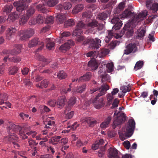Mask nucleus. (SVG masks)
Segmentation results:
<instances>
[{
	"label": "nucleus",
	"mask_w": 158,
	"mask_h": 158,
	"mask_svg": "<svg viewBox=\"0 0 158 158\" xmlns=\"http://www.w3.org/2000/svg\"><path fill=\"white\" fill-rule=\"evenodd\" d=\"M8 131L9 134L8 137L10 139L11 137L15 139L18 137L15 134V133H18L20 137L22 139H25L28 138V136L25 134L26 131L24 130V127H22L18 125L11 123L8 126Z\"/></svg>",
	"instance_id": "obj_1"
},
{
	"label": "nucleus",
	"mask_w": 158,
	"mask_h": 158,
	"mask_svg": "<svg viewBox=\"0 0 158 158\" xmlns=\"http://www.w3.org/2000/svg\"><path fill=\"white\" fill-rule=\"evenodd\" d=\"M148 12L146 10H144L141 12L139 13L135 17V14L133 12L128 9L125 10L122 14V15L120 17L122 19H123L125 18H133V22L138 23L140 21L143 20L146 16L148 15Z\"/></svg>",
	"instance_id": "obj_2"
},
{
	"label": "nucleus",
	"mask_w": 158,
	"mask_h": 158,
	"mask_svg": "<svg viewBox=\"0 0 158 158\" xmlns=\"http://www.w3.org/2000/svg\"><path fill=\"white\" fill-rule=\"evenodd\" d=\"M109 89V86L107 84H103L99 88L100 93L98 94L93 101V104L97 109H100L104 106L103 100L99 97L105 94L107 90Z\"/></svg>",
	"instance_id": "obj_3"
},
{
	"label": "nucleus",
	"mask_w": 158,
	"mask_h": 158,
	"mask_svg": "<svg viewBox=\"0 0 158 158\" xmlns=\"http://www.w3.org/2000/svg\"><path fill=\"white\" fill-rule=\"evenodd\" d=\"M118 17L115 16L111 19V22L112 23L115 25L113 27L112 30L110 31H108V35L106 36L105 38V42L107 43L111 40V39L115 35V33L114 32V30H116L119 29L122 27L123 23L121 21H120L119 18Z\"/></svg>",
	"instance_id": "obj_4"
},
{
	"label": "nucleus",
	"mask_w": 158,
	"mask_h": 158,
	"mask_svg": "<svg viewBox=\"0 0 158 158\" xmlns=\"http://www.w3.org/2000/svg\"><path fill=\"white\" fill-rule=\"evenodd\" d=\"M101 40L98 38L95 39L91 38H86L83 42V44H89V47L92 49H98L101 46Z\"/></svg>",
	"instance_id": "obj_5"
},
{
	"label": "nucleus",
	"mask_w": 158,
	"mask_h": 158,
	"mask_svg": "<svg viewBox=\"0 0 158 158\" xmlns=\"http://www.w3.org/2000/svg\"><path fill=\"white\" fill-rule=\"evenodd\" d=\"M135 128V122L134 119H129L125 126L126 136L131 137L133 134Z\"/></svg>",
	"instance_id": "obj_6"
},
{
	"label": "nucleus",
	"mask_w": 158,
	"mask_h": 158,
	"mask_svg": "<svg viewBox=\"0 0 158 158\" xmlns=\"http://www.w3.org/2000/svg\"><path fill=\"white\" fill-rule=\"evenodd\" d=\"M32 0H19V2H14V6L16 7L17 11L22 12L28 6L27 3L31 2Z\"/></svg>",
	"instance_id": "obj_7"
},
{
	"label": "nucleus",
	"mask_w": 158,
	"mask_h": 158,
	"mask_svg": "<svg viewBox=\"0 0 158 158\" xmlns=\"http://www.w3.org/2000/svg\"><path fill=\"white\" fill-rule=\"evenodd\" d=\"M138 51V48L135 44L129 43L126 46L124 54L128 55L131 53H134Z\"/></svg>",
	"instance_id": "obj_8"
},
{
	"label": "nucleus",
	"mask_w": 158,
	"mask_h": 158,
	"mask_svg": "<svg viewBox=\"0 0 158 158\" xmlns=\"http://www.w3.org/2000/svg\"><path fill=\"white\" fill-rule=\"evenodd\" d=\"M37 45H40L37 49V51H39L42 50L44 46V44L43 42H40L38 38H35L29 41L28 46L30 48H32L35 47Z\"/></svg>",
	"instance_id": "obj_9"
},
{
	"label": "nucleus",
	"mask_w": 158,
	"mask_h": 158,
	"mask_svg": "<svg viewBox=\"0 0 158 158\" xmlns=\"http://www.w3.org/2000/svg\"><path fill=\"white\" fill-rule=\"evenodd\" d=\"M21 48L22 45H16L15 46V48L13 50H5L4 51L3 53L12 55H16L21 52Z\"/></svg>",
	"instance_id": "obj_10"
},
{
	"label": "nucleus",
	"mask_w": 158,
	"mask_h": 158,
	"mask_svg": "<svg viewBox=\"0 0 158 158\" xmlns=\"http://www.w3.org/2000/svg\"><path fill=\"white\" fill-rule=\"evenodd\" d=\"M74 44V42L72 40H69L67 42L61 45L60 47L59 50L62 52H65L69 49L71 46H73Z\"/></svg>",
	"instance_id": "obj_11"
},
{
	"label": "nucleus",
	"mask_w": 158,
	"mask_h": 158,
	"mask_svg": "<svg viewBox=\"0 0 158 158\" xmlns=\"http://www.w3.org/2000/svg\"><path fill=\"white\" fill-rule=\"evenodd\" d=\"M119 91L118 88H114L113 89V91L111 92V94H109L107 95V104L110 105L112 103L114 97L113 96L117 94Z\"/></svg>",
	"instance_id": "obj_12"
},
{
	"label": "nucleus",
	"mask_w": 158,
	"mask_h": 158,
	"mask_svg": "<svg viewBox=\"0 0 158 158\" xmlns=\"http://www.w3.org/2000/svg\"><path fill=\"white\" fill-rule=\"evenodd\" d=\"M72 5L69 2H66L63 5L59 4L56 6V8L60 10L61 12L64 10H68L71 7Z\"/></svg>",
	"instance_id": "obj_13"
},
{
	"label": "nucleus",
	"mask_w": 158,
	"mask_h": 158,
	"mask_svg": "<svg viewBox=\"0 0 158 158\" xmlns=\"http://www.w3.org/2000/svg\"><path fill=\"white\" fill-rule=\"evenodd\" d=\"M108 151V156L109 158H119L118 151L115 148H111Z\"/></svg>",
	"instance_id": "obj_14"
},
{
	"label": "nucleus",
	"mask_w": 158,
	"mask_h": 158,
	"mask_svg": "<svg viewBox=\"0 0 158 158\" xmlns=\"http://www.w3.org/2000/svg\"><path fill=\"white\" fill-rule=\"evenodd\" d=\"M17 29L15 27H10L7 30L6 37L7 39L10 40L13 36L14 34L17 31Z\"/></svg>",
	"instance_id": "obj_15"
},
{
	"label": "nucleus",
	"mask_w": 158,
	"mask_h": 158,
	"mask_svg": "<svg viewBox=\"0 0 158 158\" xmlns=\"http://www.w3.org/2000/svg\"><path fill=\"white\" fill-rule=\"evenodd\" d=\"M91 73L90 72L86 73L82 76L80 77L79 79L77 78V81L83 82L89 81L91 77Z\"/></svg>",
	"instance_id": "obj_16"
},
{
	"label": "nucleus",
	"mask_w": 158,
	"mask_h": 158,
	"mask_svg": "<svg viewBox=\"0 0 158 158\" xmlns=\"http://www.w3.org/2000/svg\"><path fill=\"white\" fill-rule=\"evenodd\" d=\"M66 16L67 15L65 14H58L56 16V21L59 23H62L65 20Z\"/></svg>",
	"instance_id": "obj_17"
},
{
	"label": "nucleus",
	"mask_w": 158,
	"mask_h": 158,
	"mask_svg": "<svg viewBox=\"0 0 158 158\" xmlns=\"http://www.w3.org/2000/svg\"><path fill=\"white\" fill-rule=\"evenodd\" d=\"M66 99L64 97H61L59 98L57 102V106L59 108H62L64 106Z\"/></svg>",
	"instance_id": "obj_18"
},
{
	"label": "nucleus",
	"mask_w": 158,
	"mask_h": 158,
	"mask_svg": "<svg viewBox=\"0 0 158 158\" xmlns=\"http://www.w3.org/2000/svg\"><path fill=\"white\" fill-rule=\"evenodd\" d=\"M61 138V136H55L52 137L51 139H49V143L53 145H56L57 144Z\"/></svg>",
	"instance_id": "obj_19"
},
{
	"label": "nucleus",
	"mask_w": 158,
	"mask_h": 158,
	"mask_svg": "<svg viewBox=\"0 0 158 158\" xmlns=\"http://www.w3.org/2000/svg\"><path fill=\"white\" fill-rule=\"evenodd\" d=\"M45 41L47 44V48L49 50H52L54 48L55 43L53 41H51V39L47 38L45 39Z\"/></svg>",
	"instance_id": "obj_20"
},
{
	"label": "nucleus",
	"mask_w": 158,
	"mask_h": 158,
	"mask_svg": "<svg viewBox=\"0 0 158 158\" xmlns=\"http://www.w3.org/2000/svg\"><path fill=\"white\" fill-rule=\"evenodd\" d=\"M130 27L131 24L130 23H126L123 29L122 30L121 34L120 35L117 34L116 38H118L121 37L122 36L125 34L126 30H128L130 29Z\"/></svg>",
	"instance_id": "obj_21"
},
{
	"label": "nucleus",
	"mask_w": 158,
	"mask_h": 158,
	"mask_svg": "<svg viewBox=\"0 0 158 158\" xmlns=\"http://www.w3.org/2000/svg\"><path fill=\"white\" fill-rule=\"evenodd\" d=\"M20 12L17 11L10 14L9 15L8 19L12 20V21H15L19 18Z\"/></svg>",
	"instance_id": "obj_22"
},
{
	"label": "nucleus",
	"mask_w": 158,
	"mask_h": 158,
	"mask_svg": "<svg viewBox=\"0 0 158 158\" xmlns=\"http://www.w3.org/2000/svg\"><path fill=\"white\" fill-rule=\"evenodd\" d=\"M49 84V81L47 80L44 79L40 83L36 84V86L37 87L43 89L46 88L48 87Z\"/></svg>",
	"instance_id": "obj_23"
},
{
	"label": "nucleus",
	"mask_w": 158,
	"mask_h": 158,
	"mask_svg": "<svg viewBox=\"0 0 158 158\" xmlns=\"http://www.w3.org/2000/svg\"><path fill=\"white\" fill-rule=\"evenodd\" d=\"M84 8L83 5L80 4L76 6L72 11L73 14H76L81 11Z\"/></svg>",
	"instance_id": "obj_24"
},
{
	"label": "nucleus",
	"mask_w": 158,
	"mask_h": 158,
	"mask_svg": "<svg viewBox=\"0 0 158 158\" xmlns=\"http://www.w3.org/2000/svg\"><path fill=\"white\" fill-rule=\"evenodd\" d=\"M88 66L90 68L93 70H95L98 68L97 63L94 60L89 61L88 63Z\"/></svg>",
	"instance_id": "obj_25"
},
{
	"label": "nucleus",
	"mask_w": 158,
	"mask_h": 158,
	"mask_svg": "<svg viewBox=\"0 0 158 158\" xmlns=\"http://www.w3.org/2000/svg\"><path fill=\"white\" fill-rule=\"evenodd\" d=\"M125 3L124 2H122L119 3L118 6L115 9L114 12L115 13H119L124 9Z\"/></svg>",
	"instance_id": "obj_26"
},
{
	"label": "nucleus",
	"mask_w": 158,
	"mask_h": 158,
	"mask_svg": "<svg viewBox=\"0 0 158 158\" xmlns=\"http://www.w3.org/2000/svg\"><path fill=\"white\" fill-rule=\"evenodd\" d=\"M36 9L40 12L43 13H46L48 12L47 9L45 8L44 4H39L36 6Z\"/></svg>",
	"instance_id": "obj_27"
},
{
	"label": "nucleus",
	"mask_w": 158,
	"mask_h": 158,
	"mask_svg": "<svg viewBox=\"0 0 158 158\" xmlns=\"http://www.w3.org/2000/svg\"><path fill=\"white\" fill-rule=\"evenodd\" d=\"M110 50L109 49L103 48L101 50L100 53L98 55V56L99 57H103L108 54Z\"/></svg>",
	"instance_id": "obj_28"
},
{
	"label": "nucleus",
	"mask_w": 158,
	"mask_h": 158,
	"mask_svg": "<svg viewBox=\"0 0 158 158\" xmlns=\"http://www.w3.org/2000/svg\"><path fill=\"white\" fill-rule=\"evenodd\" d=\"M126 119H115L113 122V127L114 128L118 125L124 123Z\"/></svg>",
	"instance_id": "obj_29"
},
{
	"label": "nucleus",
	"mask_w": 158,
	"mask_h": 158,
	"mask_svg": "<svg viewBox=\"0 0 158 158\" xmlns=\"http://www.w3.org/2000/svg\"><path fill=\"white\" fill-rule=\"evenodd\" d=\"M29 19V18L25 14L23 15L19 19V22L20 24L22 25L25 24L27 21Z\"/></svg>",
	"instance_id": "obj_30"
},
{
	"label": "nucleus",
	"mask_w": 158,
	"mask_h": 158,
	"mask_svg": "<svg viewBox=\"0 0 158 158\" xmlns=\"http://www.w3.org/2000/svg\"><path fill=\"white\" fill-rule=\"evenodd\" d=\"M47 123H46L44 127V128L47 129L45 131H43V134L46 135L47 133V131H50V127L49 126H47V125L48 126H52V125H54L55 123L54 121L52 122L50 120L49 121L46 122Z\"/></svg>",
	"instance_id": "obj_31"
},
{
	"label": "nucleus",
	"mask_w": 158,
	"mask_h": 158,
	"mask_svg": "<svg viewBox=\"0 0 158 158\" xmlns=\"http://www.w3.org/2000/svg\"><path fill=\"white\" fill-rule=\"evenodd\" d=\"M19 35L20 36V39L21 40H25L28 38L26 33L24 30L20 31L19 32Z\"/></svg>",
	"instance_id": "obj_32"
},
{
	"label": "nucleus",
	"mask_w": 158,
	"mask_h": 158,
	"mask_svg": "<svg viewBox=\"0 0 158 158\" xmlns=\"http://www.w3.org/2000/svg\"><path fill=\"white\" fill-rule=\"evenodd\" d=\"M75 24V22L74 21V19H70L65 22L64 26L65 27H68L73 26Z\"/></svg>",
	"instance_id": "obj_33"
},
{
	"label": "nucleus",
	"mask_w": 158,
	"mask_h": 158,
	"mask_svg": "<svg viewBox=\"0 0 158 158\" xmlns=\"http://www.w3.org/2000/svg\"><path fill=\"white\" fill-rule=\"evenodd\" d=\"M35 11V10L33 8L31 7L27 10L26 13L25 14L29 18L34 14Z\"/></svg>",
	"instance_id": "obj_34"
},
{
	"label": "nucleus",
	"mask_w": 158,
	"mask_h": 158,
	"mask_svg": "<svg viewBox=\"0 0 158 158\" xmlns=\"http://www.w3.org/2000/svg\"><path fill=\"white\" fill-rule=\"evenodd\" d=\"M120 89L122 91L123 93L125 94L127 92H129L131 90V87L129 85H128L127 86L123 85L120 87Z\"/></svg>",
	"instance_id": "obj_35"
},
{
	"label": "nucleus",
	"mask_w": 158,
	"mask_h": 158,
	"mask_svg": "<svg viewBox=\"0 0 158 158\" xmlns=\"http://www.w3.org/2000/svg\"><path fill=\"white\" fill-rule=\"evenodd\" d=\"M8 140L9 141L12 142L14 146V147L16 148H18L19 147V145L18 144L17 142V140L18 139V137H17V138H15V139H13L12 137L11 138V139L10 138H8Z\"/></svg>",
	"instance_id": "obj_36"
},
{
	"label": "nucleus",
	"mask_w": 158,
	"mask_h": 158,
	"mask_svg": "<svg viewBox=\"0 0 158 158\" xmlns=\"http://www.w3.org/2000/svg\"><path fill=\"white\" fill-rule=\"evenodd\" d=\"M18 68L15 66H11L9 69V74L10 75H14L17 73Z\"/></svg>",
	"instance_id": "obj_37"
},
{
	"label": "nucleus",
	"mask_w": 158,
	"mask_h": 158,
	"mask_svg": "<svg viewBox=\"0 0 158 158\" xmlns=\"http://www.w3.org/2000/svg\"><path fill=\"white\" fill-rule=\"evenodd\" d=\"M108 17L107 12H102L98 14V18L100 20H105Z\"/></svg>",
	"instance_id": "obj_38"
},
{
	"label": "nucleus",
	"mask_w": 158,
	"mask_h": 158,
	"mask_svg": "<svg viewBox=\"0 0 158 158\" xmlns=\"http://www.w3.org/2000/svg\"><path fill=\"white\" fill-rule=\"evenodd\" d=\"M45 21V18L44 16L39 15H38L36 22L37 23L41 24L43 23Z\"/></svg>",
	"instance_id": "obj_39"
},
{
	"label": "nucleus",
	"mask_w": 158,
	"mask_h": 158,
	"mask_svg": "<svg viewBox=\"0 0 158 158\" xmlns=\"http://www.w3.org/2000/svg\"><path fill=\"white\" fill-rule=\"evenodd\" d=\"M67 108L65 110L64 114L65 115V118H71L74 115V112L73 111H71L70 112H68Z\"/></svg>",
	"instance_id": "obj_40"
},
{
	"label": "nucleus",
	"mask_w": 158,
	"mask_h": 158,
	"mask_svg": "<svg viewBox=\"0 0 158 158\" xmlns=\"http://www.w3.org/2000/svg\"><path fill=\"white\" fill-rule=\"evenodd\" d=\"M143 62L142 61H139L136 62L134 67V69L136 71L141 69L143 65Z\"/></svg>",
	"instance_id": "obj_41"
},
{
	"label": "nucleus",
	"mask_w": 158,
	"mask_h": 158,
	"mask_svg": "<svg viewBox=\"0 0 158 158\" xmlns=\"http://www.w3.org/2000/svg\"><path fill=\"white\" fill-rule=\"evenodd\" d=\"M58 2V0H48L47 2V5L49 7H53Z\"/></svg>",
	"instance_id": "obj_42"
},
{
	"label": "nucleus",
	"mask_w": 158,
	"mask_h": 158,
	"mask_svg": "<svg viewBox=\"0 0 158 158\" xmlns=\"http://www.w3.org/2000/svg\"><path fill=\"white\" fill-rule=\"evenodd\" d=\"M86 87V85L85 84H83L78 87L76 90V92L77 93H81L85 90Z\"/></svg>",
	"instance_id": "obj_43"
},
{
	"label": "nucleus",
	"mask_w": 158,
	"mask_h": 158,
	"mask_svg": "<svg viewBox=\"0 0 158 158\" xmlns=\"http://www.w3.org/2000/svg\"><path fill=\"white\" fill-rule=\"evenodd\" d=\"M57 76L58 78L60 79H64L66 77L65 72L63 70L60 71L57 73Z\"/></svg>",
	"instance_id": "obj_44"
},
{
	"label": "nucleus",
	"mask_w": 158,
	"mask_h": 158,
	"mask_svg": "<svg viewBox=\"0 0 158 158\" xmlns=\"http://www.w3.org/2000/svg\"><path fill=\"white\" fill-rule=\"evenodd\" d=\"M13 8L12 5H7L5 6L3 8V11L6 13H9L11 11Z\"/></svg>",
	"instance_id": "obj_45"
},
{
	"label": "nucleus",
	"mask_w": 158,
	"mask_h": 158,
	"mask_svg": "<svg viewBox=\"0 0 158 158\" xmlns=\"http://www.w3.org/2000/svg\"><path fill=\"white\" fill-rule=\"evenodd\" d=\"M145 31L144 29H139L137 31V35L138 38H141L143 37L145 35Z\"/></svg>",
	"instance_id": "obj_46"
},
{
	"label": "nucleus",
	"mask_w": 158,
	"mask_h": 158,
	"mask_svg": "<svg viewBox=\"0 0 158 158\" xmlns=\"http://www.w3.org/2000/svg\"><path fill=\"white\" fill-rule=\"evenodd\" d=\"M98 24V21L94 19L89 22L87 24V26L88 27H97Z\"/></svg>",
	"instance_id": "obj_47"
},
{
	"label": "nucleus",
	"mask_w": 158,
	"mask_h": 158,
	"mask_svg": "<svg viewBox=\"0 0 158 158\" xmlns=\"http://www.w3.org/2000/svg\"><path fill=\"white\" fill-rule=\"evenodd\" d=\"M36 57L38 60L42 61L45 64H47L48 63V62L47 61V59H45L43 56L40 55H36Z\"/></svg>",
	"instance_id": "obj_48"
},
{
	"label": "nucleus",
	"mask_w": 158,
	"mask_h": 158,
	"mask_svg": "<svg viewBox=\"0 0 158 158\" xmlns=\"http://www.w3.org/2000/svg\"><path fill=\"white\" fill-rule=\"evenodd\" d=\"M111 119H108V120L103 122L101 124L100 127L102 128L105 129L108 127L110 122Z\"/></svg>",
	"instance_id": "obj_49"
},
{
	"label": "nucleus",
	"mask_w": 158,
	"mask_h": 158,
	"mask_svg": "<svg viewBox=\"0 0 158 158\" xmlns=\"http://www.w3.org/2000/svg\"><path fill=\"white\" fill-rule=\"evenodd\" d=\"M82 32L81 30L77 29L76 27V29L72 33V35L73 36H78L80 35Z\"/></svg>",
	"instance_id": "obj_50"
},
{
	"label": "nucleus",
	"mask_w": 158,
	"mask_h": 158,
	"mask_svg": "<svg viewBox=\"0 0 158 158\" xmlns=\"http://www.w3.org/2000/svg\"><path fill=\"white\" fill-rule=\"evenodd\" d=\"M120 42L117 40L112 41L109 45V47L111 49H114L117 45H118Z\"/></svg>",
	"instance_id": "obj_51"
},
{
	"label": "nucleus",
	"mask_w": 158,
	"mask_h": 158,
	"mask_svg": "<svg viewBox=\"0 0 158 158\" xmlns=\"http://www.w3.org/2000/svg\"><path fill=\"white\" fill-rule=\"evenodd\" d=\"M76 27L77 29L82 30V28H85V24L82 21H79L77 24Z\"/></svg>",
	"instance_id": "obj_52"
},
{
	"label": "nucleus",
	"mask_w": 158,
	"mask_h": 158,
	"mask_svg": "<svg viewBox=\"0 0 158 158\" xmlns=\"http://www.w3.org/2000/svg\"><path fill=\"white\" fill-rule=\"evenodd\" d=\"M156 17L157 15H156L150 16L149 17L148 19L145 21L144 24H149L151 23L153 19L155 18Z\"/></svg>",
	"instance_id": "obj_53"
},
{
	"label": "nucleus",
	"mask_w": 158,
	"mask_h": 158,
	"mask_svg": "<svg viewBox=\"0 0 158 158\" xmlns=\"http://www.w3.org/2000/svg\"><path fill=\"white\" fill-rule=\"evenodd\" d=\"M114 64L112 63H108L106 65V67L108 69L107 71L108 73H110L113 71Z\"/></svg>",
	"instance_id": "obj_54"
},
{
	"label": "nucleus",
	"mask_w": 158,
	"mask_h": 158,
	"mask_svg": "<svg viewBox=\"0 0 158 158\" xmlns=\"http://www.w3.org/2000/svg\"><path fill=\"white\" fill-rule=\"evenodd\" d=\"M54 18L51 16H48L46 18V23L48 24H52L53 23L54 21Z\"/></svg>",
	"instance_id": "obj_55"
},
{
	"label": "nucleus",
	"mask_w": 158,
	"mask_h": 158,
	"mask_svg": "<svg viewBox=\"0 0 158 158\" xmlns=\"http://www.w3.org/2000/svg\"><path fill=\"white\" fill-rule=\"evenodd\" d=\"M150 9L152 10L154 12H156L158 10V3H154L152 4V6L149 8Z\"/></svg>",
	"instance_id": "obj_56"
},
{
	"label": "nucleus",
	"mask_w": 158,
	"mask_h": 158,
	"mask_svg": "<svg viewBox=\"0 0 158 158\" xmlns=\"http://www.w3.org/2000/svg\"><path fill=\"white\" fill-rule=\"evenodd\" d=\"M9 60L10 61L14 62H17L21 60L19 56H14L9 58Z\"/></svg>",
	"instance_id": "obj_57"
},
{
	"label": "nucleus",
	"mask_w": 158,
	"mask_h": 158,
	"mask_svg": "<svg viewBox=\"0 0 158 158\" xmlns=\"http://www.w3.org/2000/svg\"><path fill=\"white\" fill-rule=\"evenodd\" d=\"M109 79L110 76L108 74L104 73L103 75H102L101 80L102 82L109 80Z\"/></svg>",
	"instance_id": "obj_58"
},
{
	"label": "nucleus",
	"mask_w": 158,
	"mask_h": 158,
	"mask_svg": "<svg viewBox=\"0 0 158 158\" xmlns=\"http://www.w3.org/2000/svg\"><path fill=\"white\" fill-rule=\"evenodd\" d=\"M28 38L32 36L34 34V31L32 29H29L27 30H24Z\"/></svg>",
	"instance_id": "obj_59"
},
{
	"label": "nucleus",
	"mask_w": 158,
	"mask_h": 158,
	"mask_svg": "<svg viewBox=\"0 0 158 158\" xmlns=\"http://www.w3.org/2000/svg\"><path fill=\"white\" fill-rule=\"evenodd\" d=\"M82 16L83 18H86L87 19H89L92 15L91 12L87 11L83 13Z\"/></svg>",
	"instance_id": "obj_60"
},
{
	"label": "nucleus",
	"mask_w": 158,
	"mask_h": 158,
	"mask_svg": "<svg viewBox=\"0 0 158 158\" xmlns=\"http://www.w3.org/2000/svg\"><path fill=\"white\" fill-rule=\"evenodd\" d=\"M57 102L55 99L49 100L48 102V104L52 107H54L56 105H57Z\"/></svg>",
	"instance_id": "obj_61"
},
{
	"label": "nucleus",
	"mask_w": 158,
	"mask_h": 158,
	"mask_svg": "<svg viewBox=\"0 0 158 158\" xmlns=\"http://www.w3.org/2000/svg\"><path fill=\"white\" fill-rule=\"evenodd\" d=\"M23 83L25 84V85L27 87H29L32 84L31 82L29 79H25L23 80Z\"/></svg>",
	"instance_id": "obj_62"
},
{
	"label": "nucleus",
	"mask_w": 158,
	"mask_h": 158,
	"mask_svg": "<svg viewBox=\"0 0 158 158\" xmlns=\"http://www.w3.org/2000/svg\"><path fill=\"white\" fill-rule=\"evenodd\" d=\"M119 103V101L117 98H115L114 101L113 103L112 104L111 106L112 108H114L118 106V104Z\"/></svg>",
	"instance_id": "obj_63"
},
{
	"label": "nucleus",
	"mask_w": 158,
	"mask_h": 158,
	"mask_svg": "<svg viewBox=\"0 0 158 158\" xmlns=\"http://www.w3.org/2000/svg\"><path fill=\"white\" fill-rule=\"evenodd\" d=\"M0 98L3 100L4 101L7 100L8 99L7 94L5 93L0 94Z\"/></svg>",
	"instance_id": "obj_64"
}]
</instances>
